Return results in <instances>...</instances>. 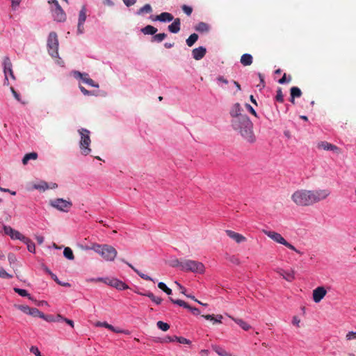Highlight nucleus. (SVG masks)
Wrapping results in <instances>:
<instances>
[{
    "mask_svg": "<svg viewBox=\"0 0 356 356\" xmlns=\"http://www.w3.org/2000/svg\"><path fill=\"white\" fill-rule=\"evenodd\" d=\"M229 115L232 129L248 143H254L256 137L253 131V123L248 116L243 113V109L239 103L233 104Z\"/></svg>",
    "mask_w": 356,
    "mask_h": 356,
    "instance_id": "obj_1",
    "label": "nucleus"
},
{
    "mask_svg": "<svg viewBox=\"0 0 356 356\" xmlns=\"http://www.w3.org/2000/svg\"><path fill=\"white\" fill-rule=\"evenodd\" d=\"M86 249L94 250L107 261H113L118 254L115 248L108 244L93 243L90 247H87Z\"/></svg>",
    "mask_w": 356,
    "mask_h": 356,
    "instance_id": "obj_2",
    "label": "nucleus"
},
{
    "mask_svg": "<svg viewBox=\"0 0 356 356\" xmlns=\"http://www.w3.org/2000/svg\"><path fill=\"white\" fill-rule=\"evenodd\" d=\"M291 199L298 206L311 205L309 190L300 189L295 191L291 195Z\"/></svg>",
    "mask_w": 356,
    "mask_h": 356,
    "instance_id": "obj_3",
    "label": "nucleus"
},
{
    "mask_svg": "<svg viewBox=\"0 0 356 356\" xmlns=\"http://www.w3.org/2000/svg\"><path fill=\"white\" fill-rule=\"evenodd\" d=\"M182 270L202 274L205 271L204 265L198 261L183 259Z\"/></svg>",
    "mask_w": 356,
    "mask_h": 356,
    "instance_id": "obj_4",
    "label": "nucleus"
},
{
    "mask_svg": "<svg viewBox=\"0 0 356 356\" xmlns=\"http://www.w3.org/2000/svg\"><path fill=\"white\" fill-rule=\"evenodd\" d=\"M79 133L81 135L80 140V148L81 154L86 156L91 152L89 145L91 143L90 138V131L86 129H81L79 130Z\"/></svg>",
    "mask_w": 356,
    "mask_h": 356,
    "instance_id": "obj_5",
    "label": "nucleus"
},
{
    "mask_svg": "<svg viewBox=\"0 0 356 356\" xmlns=\"http://www.w3.org/2000/svg\"><path fill=\"white\" fill-rule=\"evenodd\" d=\"M47 49L53 58L58 57V39L56 33L51 32L47 38Z\"/></svg>",
    "mask_w": 356,
    "mask_h": 356,
    "instance_id": "obj_6",
    "label": "nucleus"
},
{
    "mask_svg": "<svg viewBox=\"0 0 356 356\" xmlns=\"http://www.w3.org/2000/svg\"><path fill=\"white\" fill-rule=\"evenodd\" d=\"M263 232L266 236H268L269 238H270L274 241L284 245V246L287 247L290 250L295 251L298 254H302V252H301L300 250H297L295 248V246H293L292 244L287 242L282 237V236L280 234L275 232L267 231V230H264Z\"/></svg>",
    "mask_w": 356,
    "mask_h": 356,
    "instance_id": "obj_7",
    "label": "nucleus"
},
{
    "mask_svg": "<svg viewBox=\"0 0 356 356\" xmlns=\"http://www.w3.org/2000/svg\"><path fill=\"white\" fill-rule=\"evenodd\" d=\"M311 205L325 200L330 195L328 189L309 190Z\"/></svg>",
    "mask_w": 356,
    "mask_h": 356,
    "instance_id": "obj_8",
    "label": "nucleus"
},
{
    "mask_svg": "<svg viewBox=\"0 0 356 356\" xmlns=\"http://www.w3.org/2000/svg\"><path fill=\"white\" fill-rule=\"evenodd\" d=\"M51 206L63 212H67L72 206L70 200L57 198L50 202Z\"/></svg>",
    "mask_w": 356,
    "mask_h": 356,
    "instance_id": "obj_9",
    "label": "nucleus"
},
{
    "mask_svg": "<svg viewBox=\"0 0 356 356\" xmlns=\"http://www.w3.org/2000/svg\"><path fill=\"white\" fill-rule=\"evenodd\" d=\"M3 72L5 74V83H4L8 85L9 83H8V76L10 75V76L13 79H15V76H14V74H13V72L12 70L11 61L8 56H6L3 58Z\"/></svg>",
    "mask_w": 356,
    "mask_h": 356,
    "instance_id": "obj_10",
    "label": "nucleus"
},
{
    "mask_svg": "<svg viewBox=\"0 0 356 356\" xmlns=\"http://www.w3.org/2000/svg\"><path fill=\"white\" fill-rule=\"evenodd\" d=\"M1 227L3 229L5 234L6 235L10 236L12 239H17L23 241L24 238L26 237L25 236L22 234L19 231L13 229L10 226L2 225Z\"/></svg>",
    "mask_w": 356,
    "mask_h": 356,
    "instance_id": "obj_11",
    "label": "nucleus"
},
{
    "mask_svg": "<svg viewBox=\"0 0 356 356\" xmlns=\"http://www.w3.org/2000/svg\"><path fill=\"white\" fill-rule=\"evenodd\" d=\"M53 16L57 22H65L66 20V14L62 9L58 1H55V9L53 10Z\"/></svg>",
    "mask_w": 356,
    "mask_h": 356,
    "instance_id": "obj_12",
    "label": "nucleus"
},
{
    "mask_svg": "<svg viewBox=\"0 0 356 356\" xmlns=\"http://www.w3.org/2000/svg\"><path fill=\"white\" fill-rule=\"evenodd\" d=\"M104 283L109 286L115 287V289H119V290H124V289H127L129 288V286L127 284H125L124 282H123L116 278H113V279L106 278L104 280Z\"/></svg>",
    "mask_w": 356,
    "mask_h": 356,
    "instance_id": "obj_13",
    "label": "nucleus"
},
{
    "mask_svg": "<svg viewBox=\"0 0 356 356\" xmlns=\"http://www.w3.org/2000/svg\"><path fill=\"white\" fill-rule=\"evenodd\" d=\"M317 147L319 149H323L327 151H332L337 154L341 153V150L337 146L332 145L327 141H321L318 143Z\"/></svg>",
    "mask_w": 356,
    "mask_h": 356,
    "instance_id": "obj_14",
    "label": "nucleus"
},
{
    "mask_svg": "<svg viewBox=\"0 0 356 356\" xmlns=\"http://www.w3.org/2000/svg\"><path fill=\"white\" fill-rule=\"evenodd\" d=\"M327 291L323 286H318L313 291V300L315 302H319L326 295Z\"/></svg>",
    "mask_w": 356,
    "mask_h": 356,
    "instance_id": "obj_15",
    "label": "nucleus"
},
{
    "mask_svg": "<svg viewBox=\"0 0 356 356\" xmlns=\"http://www.w3.org/2000/svg\"><path fill=\"white\" fill-rule=\"evenodd\" d=\"M225 232L229 238H231L238 243L245 242L246 241V238L245 236L232 230L227 229L225 231Z\"/></svg>",
    "mask_w": 356,
    "mask_h": 356,
    "instance_id": "obj_16",
    "label": "nucleus"
},
{
    "mask_svg": "<svg viewBox=\"0 0 356 356\" xmlns=\"http://www.w3.org/2000/svg\"><path fill=\"white\" fill-rule=\"evenodd\" d=\"M207 50L203 47L195 48L192 51V55L194 59L198 60L202 59L206 54Z\"/></svg>",
    "mask_w": 356,
    "mask_h": 356,
    "instance_id": "obj_17",
    "label": "nucleus"
},
{
    "mask_svg": "<svg viewBox=\"0 0 356 356\" xmlns=\"http://www.w3.org/2000/svg\"><path fill=\"white\" fill-rule=\"evenodd\" d=\"M76 74L86 84H88V85H89L90 86H92V87H95V88H98L99 87V85L97 83H95V81L92 79L89 78L88 75L87 74H82V73H81L79 72H76Z\"/></svg>",
    "mask_w": 356,
    "mask_h": 356,
    "instance_id": "obj_18",
    "label": "nucleus"
},
{
    "mask_svg": "<svg viewBox=\"0 0 356 356\" xmlns=\"http://www.w3.org/2000/svg\"><path fill=\"white\" fill-rule=\"evenodd\" d=\"M173 19H174L173 15L167 12L162 13L160 15H156L155 17V20L162 22H171Z\"/></svg>",
    "mask_w": 356,
    "mask_h": 356,
    "instance_id": "obj_19",
    "label": "nucleus"
},
{
    "mask_svg": "<svg viewBox=\"0 0 356 356\" xmlns=\"http://www.w3.org/2000/svg\"><path fill=\"white\" fill-rule=\"evenodd\" d=\"M181 21L179 18L174 19L173 22L168 26V30L171 33H177L180 31Z\"/></svg>",
    "mask_w": 356,
    "mask_h": 356,
    "instance_id": "obj_20",
    "label": "nucleus"
},
{
    "mask_svg": "<svg viewBox=\"0 0 356 356\" xmlns=\"http://www.w3.org/2000/svg\"><path fill=\"white\" fill-rule=\"evenodd\" d=\"M121 261L125 264H127L132 270H134L142 279L145 280H149L154 282V280L149 277L147 275H145L142 272L139 271L138 269H136L134 266H133L131 264L127 262L124 259H122Z\"/></svg>",
    "mask_w": 356,
    "mask_h": 356,
    "instance_id": "obj_21",
    "label": "nucleus"
},
{
    "mask_svg": "<svg viewBox=\"0 0 356 356\" xmlns=\"http://www.w3.org/2000/svg\"><path fill=\"white\" fill-rule=\"evenodd\" d=\"M252 56L249 54H244L241 57V63L243 66H249L252 63Z\"/></svg>",
    "mask_w": 356,
    "mask_h": 356,
    "instance_id": "obj_22",
    "label": "nucleus"
},
{
    "mask_svg": "<svg viewBox=\"0 0 356 356\" xmlns=\"http://www.w3.org/2000/svg\"><path fill=\"white\" fill-rule=\"evenodd\" d=\"M139 294L142 295V296H147L149 298L151 299V300L152 302H154V303H156V305H160L162 302V298H159V297H156L155 296L152 292L150 291H147L146 293H138Z\"/></svg>",
    "mask_w": 356,
    "mask_h": 356,
    "instance_id": "obj_23",
    "label": "nucleus"
},
{
    "mask_svg": "<svg viewBox=\"0 0 356 356\" xmlns=\"http://www.w3.org/2000/svg\"><path fill=\"white\" fill-rule=\"evenodd\" d=\"M212 349L219 355V356H235L232 354H231L229 352H227L225 349L222 348L218 346H212Z\"/></svg>",
    "mask_w": 356,
    "mask_h": 356,
    "instance_id": "obj_24",
    "label": "nucleus"
},
{
    "mask_svg": "<svg viewBox=\"0 0 356 356\" xmlns=\"http://www.w3.org/2000/svg\"><path fill=\"white\" fill-rule=\"evenodd\" d=\"M145 35H154L157 32V29L151 25H147L141 29Z\"/></svg>",
    "mask_w": 356,
    "mask_h": 356,
    "instance_id": "obj_25",
    "label": "nucleus"
},
{
    "mask_svg": "<svg viewBox=\"0 0 356 356\" xmlns=\"http://www.w3.org/2000/svg\"><path fill=\"white\" fill-rule=\"evenodd\" d=\"M195 30L202 33H207L209 31V26L205 22H200L195 26Z\"/></svg>",
    "mask_w": 356,
    "mask_h": 356,
    "instance_id": "obj_26",
    "label": "nucleus"
},
{
    "mask_svg": "<svg viewBox=\"0 0 356 356\" xmlns=\"http://www.w3.org/2000/svg\"><path fill=\"white\" fill-rule=\"evenodd\" d=\"M27 245V249L30 252H35V243L29 238L25 237L22 241Z\"/></svg>",
    "mask_w": 356,
    "mask_h": 356,
    "instance_id": "obj_27",
    "label": "nucleus"
},
{
    "mask_svg": "<svg viewBox=\"0 0 356 356\" xmlns=\"http://www.w3.org/2000/svg\"><path fill=\"white\" fill-rule=\"evenodd\" d=\"M38 158V154L36 152H31L25 154L22 159V163L24 165H26L29 160L33 159L35 160Z\"/></svg>",
    "mask_w": 356,
    "mask_h": 356,
    "instance_id": "obj_28",
    "label": "nucleus"
},
{
    "mask_svg": "<svg viewBox=\"0 0 356 356\" xmlns=\"http://www.w3.org/2000/svg\"><path fill=\"white\" fill-rule=\"evenodd\" d=\"M232 319L242 328L244 330L247 331L248 330H250V325H248L246 322H245L244 321H243L242 319H239V318H232Z\"/></svg>",
    "mask_w": 356,
    "mask_h": 356,
    "instance_id": "obj_29",
    "label": "nucleus"
},
{
    "mask_svg": "<svg viewBox=\"0 0 356 356\" xmlns=\"http://www.w3.org/2000/svg\"><path fill=\"white\" fill-rule=\"evenodd\" d=\"M198 39V35L196 33L191 34L186 40V44L188 47H192Z\"/></svg>",
    "mask_w": 356,
    "mask_h": 356,
    "instance_id": "obj_30",
    "label": "nucleus"
},
{
    "mask_svg": "<svg viewBox=\"0 0 356 356\" xmlns=\"http://www.w3.org/2000/svg\"><path fill=\"white\" fill-rule=\"evenodd\" d=\"M291 97L293 98L300 97L302 95V92L300 89L298 87L293 86L291 88Z\"/></svg>",
    "mask_w": 356,
    "mask_h": 356,
    "instance_id": "obj_31",
    "label": "nucleus"
},
{
    "mask_svg": "<svg viewBox=\"0 0 356 356\" xmlns=\"http://www.w3.org/2000/svg\"><path fill=\"white\" fill-rule=\"evenodd\" d=\"M29 315H31L33 317H40L41 318L44 317V314L42 312H41L39 309H38L37 308H31V307L30 312H29Z\"/></svg>",
    "mask_w": 356,
    "mask_h": 356,
    "instance_id": "obj_32",
    "label": "nucleus"
},
{
    "mask_svg": "<svg viewBox=\"0 0 356 356\" xmlns=\"http://www.w3.org/2000/svg\"><path fill=\"white\" fill-rule=\"evenodd\" d=\"M63 255L65 258L69 260H73L74 259V256L72 249L69 247L65 248L63 251Z\"/></svg>",
    "mask_w": 356,
    "mask_h": 356,
    "instance_id": "obj_33",
    "label": "nucleus"
},
{
    "mask_svg": "<svg viewBox=\"0 0 356 356\" xmlns=\"http://www.w3.org/2000/svg\"><path fill=\"white\" fill-rule=\"evenodd\" d=\"M285 275H284L283 278L286 280L288 282H292L295 280V270H291L289 272H285Z\"/></svg>",
    "mask_w": 356,
    "mask_h": 356,
    "instance_id": "obj_34",
    "label": "nucleus"
},
{
    "mask_svg": "<svg viewBox=\"0 0 356 356\" xmlns=\"http://www.w3.org/2000/svg\"><path fill=\"white\" fill-rule=\"evenodd\" d=\"M167 37L165 33L154 34L152 37V42H161Z\"/></svg>",
    "mask_w": 356,
    "mask_h": 356,
    "instance_id": "obj_35",
    "label": "nucleus"
},
{
    "mask_svg": "<svg viewBox=\"0 0 356 356\" xmlns=\"http://www.w3.org/2000/svg\"><path fill=\"white\" fill-rule=\"evenodd\" d=\"M86 19V9L83 6L79 12L78 22L84 23Z\"/></svg>",
    "mask_w": 356,
    "mask_h": 356,
    "instance_id": "obj_36",
    "label": "nucleus"
},
{
    "mask_svg": "<svg viewBox=\"0 0 356 356\" xmlns=\"http://www.w3.org/2000/svg\"><path fill=\"white\" fill-rule=\"evenodd\" d=\"M14 291L19 296L22 297H28L30 300H32V298L31 297L30 294L28 293L26 290L19 288H14Z\"/></svg>",
    "mask_w": 356,
    "mask_h": 356,
    "instance_id": "obj_37",
    "label": "nucleus"
},
{
    "mask_svg": "<svg viewBox=\"0 0 356 356\" xmlns=\"http://www.w3.org/2000/svg\"><path fill=\"white\" fill-rule=\"evenodd\" d=\"M158 287L161 290H162L163 291L166 293L168 295H171L172 294V289L168 288L165 283H163L162 282H159L158 284Z\"/></svg>",
    "mask_w": 356,
    "mask_h": 356,
    "instance_id": "obj_38",
    "label": "nucleus"
},
{
    "mask_svg": "<svg viewBox=\"0 0 356 356\" xmlns=\"http://www.w3.org/2000/svg\"><path fill=\"white\" fill-rule=\"evenodd\" d=\"M170 300L172 302H173L174 304H177L181 307H184V308H191V306L186 303V302H184V300H174L172 299V298H170Z\"/></svg>",
    "mask_w": 356,
    "mask_h": 356,
    "instance_id": "obj_39",
    "label": "nucleus"
},
{
    "mask_svg": "<svg viewBox=\"0 0 356 356\" xmlns=\"http://www.w3.org/2000/svg\"><path fill=\"white\" fill-rule=\"evenodd\" d=\"M152 11V9L151 6L149 4H145V6H143L142 8H140L139 9V10L138 11V14L140 15L144 13H149Z\"/></svg>",
    "mask_w": 356,
    "mask_h": 356,
    "instance_id": "obj_40",
    "label": "nucleus"
},
{
    "mask_svg": "<svg viewBox=\"0 0 356 356\" xmlns=\"http://www.w3.org/2000/svg\"><path fill=\"white\" fill-rule=\"evenodd\" d=\"M15 307L24 314H29L31 307L27 305H15Z\"/></svg>",
    "mask_w": 356,
    "mask_h": 356,
    "instance_id": "obj_41",
    "label": "nucleus"
},
{
    "mask_svg": "<svg viewBox=\"0 0 356 356\" xmlns=\"http://www.w3.org/2000/svg\"><path fill=\"white\" fill-rule=\"evenodd\" d=\"M156 325L160 330L163 331H167L170 328V325L168 323H164L161 321L157 322Z\"/></svg>",
    "mask_w": 356,
    "mask_h": 356,
    "instance_id": "obj_42",
    "label": "nucleus"
},
{
    "mask_svg": "<svg viewBox=\"0 0 356 356\" xmlns=\"http://www.w3.org/2000/svg\"><path fill=\"white\" fill-rule=\"evenodd\" d=\"M277 102L282 103L284 102V96L282 94V88H279L277 90V95L275 96Z\"/></svg>",
    "mask_w": 356,
    "mask_h": 356,
    "instance_id": "obj_43",
    "label": "nucleus"
},
{
    "mask_svg": "<svg viewBox=\"0 0 356 356\" xmlns=\"http://www.w3.org/2000/svg\"><path fill=\"white\" fill-rule=\"evenodd\" d=\"M0 277L5 279L13 278V275L8 273L3 268L0 267Z\"/></svg>",
    "mask_w": 356,
    "mask_h": 356,
    "instance_id": "obj_44",
    "label": "nucleus"
},
{
    "mask_svg": "<svg viewBox=\"0 0 356 356\" xmlns=\"http://www.w3.org/2000/svg\"><path fill=\"white\" fill-rule=\"evenodd\" d=\"M182 263H183V259L179 260L177 259H176L172 261L171 266L172 267H178L182 270V265H183Z\"/></svg>",
    "mask_w": 356,
    "mask_h": 356,
    "instance_id": "obj_45",
    "label": "nucleus"
},
{
    "mask_svg": "<svg viewBox=\"0 0 356 356\" xmlns=\"http://www.w3.org/2000/svg\"><path fill=\"white\" fill-rule=\"evenodd\" d=\"M292 77L291 75H289L288 77H286V74H284L283 76L278 81L279 83L284 84L285 83H289L291 81Z\"/></svg>",
    "mask_w": 356,
    "mask_h": 356,
    "instance_id": "obj_46",
    "label": "nucleus"
},
{
    "mask_svg": "<svg viewBox=\"0 0 356 356\" xmlns=\"http://www.w3.org/2000/svg\"><path fill=\"white\" fill-rule=\"evenodd\" d=\"M175 339H176V341L180 343H184V344H190L191 342L190 340L184 338V337H177V336H175Z\"/></svg>",
    "mask_w": 356,
    "mask_h": 356,
    "instance_id": "obj_47",
    "label": "nucleus"
},
{
    "mask_svg": "<svg viewBox=\"0 0 356 356\" xmlns=\"http://www.w3.org/2000/svg\"><path fill=\"white\" fill-rule=\"evenodd\" d=\"M52 278L59 285L63 286H70V284L67 282H61L60 280H58L57 276L55 274H52Z\"/></svg>",
    "mask_w": 356,
    "mask_h": 356,
    "instance_id": "obj_48",
    "label": "nucleus"
},
{
    "mask_svg": "<svg viewBox=\"0 0 356 356\" xmlns=\"http://www.w3.org/2000/svg\"><path fill=\"white\" fill-rule=\"evenodd\" d=\"M181 9L188 16H190L193 12V8L186 5H183Z\"/></svg>",
    "mask_w": 356,
    "mask_h": 356,
    "instance_id": "obj_49",
    "label": "nucleus"
},
{
    "mask_svg": "<svg viewBox=\"0 0 356 356\" xmlns=\"http://www.w3.org/2000/svg\"><path fill=\"white\" fill-rule=\"evenodd\" d=\"M84 23L78 22L77 25V33L82 34L84 32Z\"/></svg>",
    "mask_w": 356,
    "mask_h": 356,
    "instance_id": "obj_50",
    "label": "nucleus"
},
{
    "mask_svg": "<svg viewBox=\"0 0 356 356\" xmlns=\"http://www.w3.org/2000/svg\"><path fill=\"white\" fill-rule=\"evenodd\" d=\"M8 259L10 264L15 263L17 261V258L13 253L8 254Z\"/></svg>",
    "mask_w": 356,
    "mask_h": 356,
    "instance_id": "obj_51",
    "label": "nucleus"
},
{
    "mask_svg": "<svg viewBox=\"0 0 356 356\" xmlns=\"http://www.w3.org/2000/svg\"><path fill=\"white\" fill-rule=\"evenodd\" d=\"M35 188H38V189H42L43 191L46 190V189H48L49 188L47 183L46 182H42V184L40 185H37L35 186Z\"/></svg>",
    "mask_w": 356,
    "mask_h": 356,
    "instance_id": "obj_52",
    "label": "nucleus"
},
{
    "mask_svg": "<svg viewBox=\"0 0 356 356\" xmlns=\"http://www.w3.org/2000/svg\"><path fill=\"white\" fill-rule=\"evenodd\" d=\"M42 318L45 320L46 321H48V322L58 321V320L56 319L55 317H54L53 316H46V315H44V317Z\"/></svg>",
    "mask_w": 356,
    "mask_h": 356,
    "instance_id": "obj_53",
    "label": "nucleus"
},
{
    "mask_svg": "<svg viewBox=\"0 0 356 356\" xmlns=\"http://www.w3.org/2000/svg\"><path fill=\"white\" fill-rule=\"evenodd\" d=\"M245 107L251 114L256 117L257 116L255 110L252 107V106H250L249 104H246Z\"/></svg>",
    "mask_w": 356,
    "mask_h": 356,
    "instance_id": "obj_54",
    "label": "nucleus"
},
{
    "mask_svg": "<svg viewBox=\"0 0 356 356\" xmlns=\"http://www.w3.org/2000/svg\"><path fill=\"white\" fill-rule=\"evenodd\" d=\"M346 339H347V340H352L353 339H356V332H349L346 334Z\"/></svg>",
    "mask_w": 356,
    "mask_h": 356,
    "instance_id": "obj_55",
    "label": "nucleus"
},
{
    "mask_svg": "<svg viewBox=\"0 0 356 356\" xmlns=\"http://www.w3.org/2000/svg\"><path fill=\"white\" fill-rule=\"evenodd\" d=\"M10 90H11V92L14 96V97L18 101V102H21V99H20V96L19 95L15 90V89L11 87L10 88Z\"/></svg>",
    "mask_w": 356,
    "mask_h": 356,
    "instance_id": "obj_56",
    "label": "nucleus"
},
{
    "mask_svg": "<svg viewBox=\"0 0 356 356\" xmlns=\"http://www.w3.org/2000/svg\"><path fill=\"white\" fill-rule=\"evenodd\" d=\"M123 2L127 6H131L134 4L136 3V0H123Z\"/></svg>",
    "mask_w": 356,
    "mask_h": 356,
    "instance_id": "obj_57",
    "label": "nucleus"
},
{
    "mask_svg": "<svg viewBox=\"0 0 356 356\" xmlns=\"http://www.w3.org/2000/svg\"><path fill=\"white\" fill-rule=\"evenodd\" d=\"M176 339H175V336L173 337H166L165 339H163V342L168 343V342H172L175 341Z\"/></svg>",
    "mask_w": 356,
    "mask_h": 356,
    "instance_id": "obj_58",
    "label": "nucleus"
},
{
    "mask_svg": "<svg viewBox=\"0 0 356 356\" xmlns=\"http://www.w3.org/2000/svg\"><path fill=\"white\" fill-rule=\"evenodd\" d=\"M79 88H80L81 92L83 95H90V92L89 90H86L83 86H80Z\"/></svg>",
    "mask_w": 356,
    "mask_h": 356,
    "instance_id": "obj_59",
    "label": "nucleus"
},
{
    "mask_svg": "<svg viewBox=\"0 0 356 356\" xmlns=\"http://www.w3.org/2000/svg\"><path fill=\"white\" fill-rule=\"evenodd\" d=\"M292 323L293 325H296L297 327H299L300 320L297 316H293Z\"/></svg>",
    "mask_w": 356,
    "mask_h": 356,
    "instance_id": "obj_60",
    "label": "nucleus"
},
{
    "mask_svg": "<svg viewBox=\"0 0 356 356\" xmlns=\"http://www.w3.org/2000/svg\"><path fill=\"white\" fill-rule=\"evenodd\" d=\"M188 309H190L195 315H199L200 314V312L197 308L191 307V308Z\"/></svg>",
    "mask_w": 356,
    "mask_h": 356,
    "instance_id": "obj_61",
    "label": "nucleus"
},
{
    "mask_svg": "<svg viewBox=\"0 0 356 356\" xmlns=\"http://www.w3.org/2000/svg\"><path fill=\"white\" fill-rule=\"evenodd\" d=\"M222 318V315H217L216 318H214L213 323H221V319Z\"/></svg>",
    "mask_w": 356,
    "mask_h": 356,
    "instance_id": "obj_62",
    "label": "nucleus"
},
{
    "mask_svg": "<svg viewBox=\"0 0 356 356\" xmlns=\"http://www.w3.org/2000/svg\"><path fill=\"white\" fill-rule=\"evenodd\" d=\"M103 3L108 6H113L114 5L112 0H103Z\"/></svg>",
    "mask_w": 356,
    "mask_h": 356,
    "instance_id": "obj_63",
    "label": "nucleus"
},
{
    "mask_svg": "<svg viewBox=\"0 0 356 356\" xmlns=\"http://www.w3.org/2000/svg\"><path fill=\"white\" fill-rule=\"evenodd\" d=\"M276 273H278L280 276H282V277H284V275H285V270H284L282 268H277L276 270Z\"/></svg>",
    "mask_w": 356,
    "mask_h": 356,
    "instance_id": "obj_64",
    "label": "nucleus"
}]
</instances>
